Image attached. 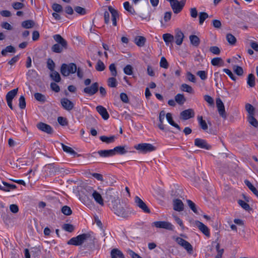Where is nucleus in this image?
I'll use <instances>...</instances> for the list:
<instances>
[{
	"label": "nucleus",
	"instance_id": "f257e3e1",
	"mask_svg": "<svg viewBox=\"0 0 258 258\" xmlns=\"http://www.w3.org/2000/svg\"><path fill=\"white\" fill-rule=\"evenodd\" d=\"M114 204V214L118 217L127 219L133 213V210L125 203L120 202V199L117 197Z\"/></svg>",
	"mask_w": 258,
	"mask_h": 258
},
{
	"label": "nucleus",
	"instance_id": "f03ea898",
	"mask_svg": "<svg viewBox=\"0 0 258 258\" xmlns=\"http://www.w3.org/2000/svg\"><path fill=\"white\" fill-rule=\"evenodd\" d=\"M53 39L57 43L52 45L51 50L55 53H60L63 49H67L68 47V43L59 34L54 35Z\"/></svg>",
	"mask_w": 258,
	"mask_h": 258
},
{
	"label": "nucleus",
	"instance_id": "7ed1b4c3",
	"mask_svg": "<svg viewBox=\"0 0 258 258\" xmlns=\"http://www.w3.org/2000/svg\"><path fill=\"white\" fill-rule=\"evenodd\" d=\"M91 234L90 233H84L78 235L75 237L72 238L68 241L67 243L69 245H73L76 246L81 245L88 239H91Z\"/></svg>",
	"mask_w": 258,
	"mask_h": 258
},
{
	"label": "nucleus",
	"instance_id": "20e7f679",
	"mask_svg": "<svg viewBox=\"0 0 258 258\" xmlns=\"http://www.w3.org/2000/svg\"><path fill=\"white\" fill-rule=\"evenodd\" d=\"M77 70V67L74 63H63L60 67V73L62 76L67 77L71 74H74Z\"/></svg>",
	"mask_w": 258,
	"mask_h": 258
},
{
	"label": "nucleus",
	"instance_id": "39448f33",
	"mask_svg": "<svg viewBox=\"0 0 258 258\" xmlns=\"http://www.w3.org/2000/svg\"><path fill=\"white\" fill-rule=\"evenodd\" d=\"M134 148L143 153L151 152L156 150V147L148 143H141L134 146Z\"/></svg>",
	"mask_w": 258,
	"mask_h": 258
},
{
	"label": "nucleus",
	"instance_id": "423d86ee",
	"mask_svg": "<svg viewBox=\"0 0 258 258\" xmlns=\"http://www.w3.org/2000/svg\"><path fill=\"white\" fill-rule=\"evenodd\" d=\"M186 0H181V1H172L170 4V6L175 14L180 13L185 4Z\"/></svg>",
	"mask_w": 258,
	"mask_h": 258
},
{
	"label": "nucleus",
	"instance_id": "0eeeda50",
	"mask_svg": "<svg viewBox=\"0 0 258 258\" xmlns=\"http://www.w3.org/2000/svg\"><path fill=\"white\" fill-rule=\"evenodd\" d=\"M135 203L136 205L144 213L148 214L151 213V211L146 204L139 197L136 196L135 197Z\"/></svg>",
	"mask_w": 258,
	"mask_h": 258
},
{
	"label": "nucleus",
	"instance_id": "6e6552de",
	"mask_svg": "<svg viewBox=\"0 0 258 258\" xmlns=\"http://www.w3.org/2000/svg\"><path fill=\"white\" fill-rule=\"evenodd\" d=\"M175 241L179 245L183 247L189 253L192 252V246L188 241L178 237L176 238Z\"/></svg>",
	"mask_w": 258,
	"mask_h": 258
},
{
	"label": "nucleus",
	"instance_id": "1a4fd4ad",
	"mask_svg": "<svg viewBox=\"0 0 258 258\" xmlns=\"http://www.w3.org/2000/svg\"><path fill=\"white\" fill-rule=\"evenodd\" d=\"M153 224L157 228H163L169 230H173V226L170 222L167 221H156Z\"/></svg>",
	"mask_w": 258,
	"mask_h": 258
},
{
	"label": "nucleus",
	"instance_id": "9d476101",
	"mask_svg": "<svg viewBox=\"0 0 258 258\" xmlns=\"http://www.w3.org/2000/svg\"><path fill=\"white\" fill-rule=\"evenodd\" d=\"M98 88L99 84L98 83L95 82L93 83L91 86L85 88L83 90V92L89 95L90 96H92L97 92L98 91Z\"/></svg>",
	"mask_w": 258,
	"mask_h": 258
},
{
	"label": "nucleus",
	"instance_id": "9b49d317",
	"mask_svg": "<svg viewBox=\"0 0 258 258\" xmlns=\"http://www.w3.org/2000/svg\"><path fill=\"white\" fill-rule=\"evenodd\" d=\"M104 19L105 24H107L109 22L110 14H111V19L113 20V7L111 6L104 7Z\"/></svg>",
	"mask_w": 258,
	"mask_h": 258
},
{
	"label": "nucleus",
	"instance_id": "f8f14e48",
	"mask_svg": "<svg viewBox=\"0 0 258 258\" xmlns=\"http://www.w3.org/2000/svg\"><path fill=\"white\" fill-rule=\"evenodd\" d=\"M216 105L220 115L225 119L226 118L227 115L225 112V107L223 102L220 98L217 99Z\"/></svg>",
	"mask_w": 258,
	"mask_h": 258
},
{
	"label": "nucleus",
	"instance_id": "ddd939ff",
	"mask_svg": "<svg viewBox=\"0 0 258 258\" xmlns=\"http://www.w3.org/2000/svg\"><path fill=\"white\" fill-rule=\"evenodd\" d=\"M195 145L200 148L209 150L211 148V146L208 144L207 142L202 139L197 138L195 140Z\"/></svg>",
	"mask_w": 258,
	"mask_h": 258
},
{
	"label": "nucleus",
	"instance_id": "4468645a",
	"mask_svg": "<svg viewBox=\"0 0 258 258\" xmlns=\"http://www.w3.org/2000/svg\"><path fill=\"white\" fill-rule=\"evenodd\" d=\"M180 118L183 120H187L190 118L194 117L195 112L193 109H188L184 110L180 113Z\"/></svg>",
	"mask_w": 258,
	"mask_h": 258
},
{
	"label": "nucleus",
	"instance_id": "2eb2a0df",
	"mask_svg": "<svg viewBox=\"0 0 258 258\" xmlns=\"http://www.w3.org/2000/svg\"><path fill=\"white\" fill-rule=\"evenodd\" d=\"M37 128L42 132H45L48 134L53 133L52 127L48 124L43 122H39L37 124Z\"/></svg>",
	"mask_w": 258,
	"mask_h": 258
},
{
	"label": "nucleus",
	"instance_id": "dca6fc26",
	"mask_svg": "<svg viewBox=\"0 0 258 258\" xmlns=\"http://www.w3.org/2000/svg\"><path fill=\"white\" fill-rule=\"evenodd\" d=\"M45 167L48 170L50 175L54 174L56 172H61L63 168H60L54 164H49L46 165Z\"/></svg>",
	"mask_w": 258,
	"mask_h": 258
},
{
	"label": "nucleus",
	"instance_id": "f3484780",
	"mask_svg": "<svg viewBox=\"0 0 258 258\" xmlns=\"http://www.w3.org/2000/svg\"><path fill=\"white\" fill-rule=\"evenodd\" d=\"M60 103L62 107L68 111H70L74 108L73 103L67 98H62Z\"/></svg>",
	"mask_w": 258,
	"mask_h": 258
},
{
	"label": "nucleus",
	"instance_id": "a211bd4d",
	"mask_svg": "<svg viewBox=\"0 0 258 258\" xmlns=\"http://www.w3.org/2000/svg\"><path fill=\"white\" fill-rule=\"evenodd\" d=\"M195 224L200 229V230L206 236L208 237L210 236V231L207 226L199 221H196Z\"/></svg>",
	"mask_w": 258,
	"mask_h": 258
},
{
	"label": "nucleus",
	"instance_id": "6ab92c4d",
	"mask_svg": "<svg viewBox=\"0 0 258 258\" xmlns=\"http://www.w3.org/2000/svg\"><path fill=\"white\" fill-rule=\"evenodd\" d=\"M173 209L175 211L180 212L183 210L184 205L179 199H175L173 201Z\"/></svg>",
	"mask_w": 258,
	"mask_h": 258
},
{
	"label": "nucleus",
	"instance_id": "aec40b11",
	"mask_svg": "<svg viewBox=\"0 0 258 258\" xmlns=\"http://www.w3.org/2000/svg\"><path fill=\"white\" fill-rule=\"evenodd\" d=\"M127 147L126 145L124 146H118L114 148V155L119 154L123 155L127 152Z\"/></svg>",
	"mask_w": 258,
	"mask_h": 258
},
{
	"label": "nucleus",
	"instance_id": "412c9836",
	"mask_svg": "<svg viewBox=\"0 0 258 258\" xmlns=\"http://www.w3.org/2000/svg\"><path fill=\"white\" fill-rule=\"evenodd\" d=\"M96 110L104 119L106 120L109 118V114L106 109L103 106L100 105L97 106Z\"/></svg>",
	"mask_w": 258,
	"mask_h": 258
},
{
	"label": "nucleus",
	"instance_id": "4be33fe9",
	"mask_svg": "<svg viewBox=\"0 0 258 258\" xmlns=\"http://www.w3.org/2000/svg\"><path fill=\"white\" fill-rule=\"evenodd\" d=\"M92 190L93 191L92 196L94 198L95 201L99 204H100L101 205H103V199H102L101 195L98 192H97L96 190H94L93 189H92Z\"/></svg>",
	"mask_w": 258,
	"mask_h": 258
},
{
	"label": "nucleus",
	"instance_id": "5701e85b",
	"mask_svg": "<svg viewBox=\"0 0 258 258\" xmlns=\"http://www.w3.org/2000/svg\"><path fill=\"white\" fill-rule=\"evenodd\" d=\"M134 42L138 46L143 47L145 44L146 39L144 36H138L135 37Z\"/></svg>",
	"mask_w": 258,
	"mask_h": 258
},
{
	"label": "nucleus",
	"instance_id": "b1692460",
	"mask_svg": "<svg viewBox=\"0 0 258 258\" xmlns=\"http://www.w3.org/2000/svg\"><path fill=\"white\" fill-rule=\"evenodd\" d=\"M183 38V33L180 30H177L175 36L176 44L178 45H181L182 43Z\"/></svg>",
	"mask_w": 258,
	"mask_h": 258
},
{
	"label": "nucleus",
	"instance_id": "393cba45",
	"mask_svg": "<svg viewBox=\"0 0 258 258\" xmlns=\"http://www.w3.org/2000/svg\"><path fill=\"white\" fill-rule=\"evenodd\" d=\"M166 119L170 124L176 128L178 131L181 130L180 126L173 120L172 114L171 113H167L166 114Z\"/></svg>",
	"mask_w": 258,
	"mask_h": 258
},
{
	"label": "nucleus",
	"instance_id": "a878e982",
	"mask_svg": "<svg viewBox=\"0 0 258 258\" xmlns=\"http://www.w3.org/2000/svg\"><path fill=\"white\" fill-rule=\"evenodd\" d=\"M61 147L64 152L68 153L71 155H73L75 156L77 155L78 156H80V155L78 154L76 152H75L72 148L64 145L63 144H61Z\"/></svg>",
	"mask_w": 258,
	"mask_h": 258
},
{
	"label": "nucleus",
	"instance_id": "bb28decb",
	"mask_svg": "<svg viewBox=\"0 0 258 258\" xmlns=\"http://www.w3.org/2000/svg\"><path fill=\"white\" fill-rule=\"evenodd\" d=\"M99 155L103 157H110L113 155V149L100 150L98 152Z\"/></svg>",
	"mask_w": 258,
	"mask_h": 258
},
{
	"label": "nucleus",
	"instance_id": "cd10ccee",
	"mask_svg": "<svg viewBox=\"0 0 258 258\" xmlns=\"http://www.w3.org/2000/svg\"><path fill=\"white\" fill-rule=\"evenodd\" d=\"M124 9L132 15H135L136 11L134 8L131 6L128 2H125L123 3Z\"/></svg>",
	"mask_w": 258,
	"mask_h": 258
},
{
	"label": "nucleus",
	"instance_id": "c85d7f7f",
	"mask_svg": "<svg viewBox=\"0 0 258 258\" xmlns=\"http://www.w3.org/2000/svg\"><path fill=\"white\" fill-rule=\"evenodd\" d=\"M18 91V89H14L9 91L6 95L7 100H13V98L16 96Z\"/></svg>",
	"mask_w": 258,
	"mask_h": 258
},
{
	"label": "nucleus",
	"instance_id": "c756f323",
	"mask_svg": "<svg viewBox=\"0 0 258 258\" xmlns=\"http://www.w3.org/2000/svg\"><path fill=\"white\" fill-rule=\"evenodd\" d=\"M245 184L248 187V188L258 198V190L256 188L251 184V183L248 180H245Z\"/></svg>",
	"mask_w": 258,
	"mask_h": 258
},
{
	"label": "nucleus",
	"instance_id": "7c9ffc66",
	"mask_svg": "<svg viewBox=\"0 0 258 258\" xmlns=\"http://www.w3.org/2000/svg\"><path fill=\"white\" fill-rule=\"evenodd\" d=\"M175 101L179 105H182L186 101V99L183 94H177L175 96Z\"/></svg>",
	"mask_w": 258,
	"mask_h": 258
},
{
	"label": "nucleus",
	"instance_id": "2f4dec72",
	"mask_svg": "<svg viewBox=\"0 0 258 258\" xmlns=\"http://www.w3.org/2000/svg\"><path fill=\"white\" fill-rule=\"evenodd\" d=\"M34 25V22L31 20H26L22 23V26L25 29L33 28Z\"/></svg>",
	"mask_w": 258,
	"mask_h": 258
},
{
	"label": "nucleus",
	"instance_id": "473e14b6",
	"mask_svg": "<svg viewBox=\"0 0 258 258\" xmlns=\"http://www.w3.org/2000/svg\"><path fill=\"white\" fill-rule=\"evenodd\" d=\"M189 40L191 43L195 46H198L200 44V40L199 38L195 35L189 36Z\"/></svg>",
	"mask_w": 258,
	"mask_h": 258
},
{
	"label": "nucleus",
	"instance_id": "72a5a7b5",
	"mask_svg": "<svg viewBox=\"0 0 258 258\" xmlns=\"http://www.w3.org/2000/svg\"><path fill=\"white\" fill-rule=\"evenodd\" d=\"M180 89L182 91L186 92L190 94H192L194 92L192 88L186 84H182L180 86Z\"/></svg>",
	"mask_w": 258,
	"mask_h": 258
},
{
	"label": "nucleus",
	"instance_id": "f704fd0d",
	"mask_svg": "<svg viewBox=\"0 0 258 258\" xmlns=\"http://www.w3.org/2000/svg\"><path fill=\"white\" fill-rule=\"evenodd\" d=\"M198 120L199 121L200 126L203 130L206 131L208 129V124L206 123V121L203 119V117L202 116H198Z\"/></svg>",
	"mask_w": 258,
	"mask_h": 258
},
{
	"label": "nucleus",
	"instance_id": "c9c22d12",
	"mask_svg": "<svg viewBox=\"0 0 258 258\" xmlns=\"http://www.w3.org/2000/svg\"><path fill=\"white\" fill-rule=\"evenodd\" d=\"M50 76L51 79L56 82H59L61 80V78L59 73L55 71H51Z\"/></svg>",
	"mask_w": 258,
	"mask_h": 258
},
{
	"label": "nucleus",
	"instance_id": "e433bc0d",
	"mask_svg": "<svg viewBox=\"0 0 258 258\" xmlns=\"http://www.w3.org/2000/svg\"><path fill=\"white\" fill-rule=\"evenodd\" d=\"M247 83L250 87H253L255 86V77L253 74H250L248 75Z\"/></svg>",
	"mask_w": 258,
	"mask_h": 258
},
{
	"label": "nucleus",
	"instance_id": "4c0bfd02",
	"mask_svg": "<svg viewBox=\"0 0 258 258\" xmlns=\"http://www.w3.org/2000/svg\"><path fill=\"white\" fill-rule=\"evenodd\" d=\"M34 96L36 100L41 103H44L46 100L45 96L41 93H35Z\"/></svg>",
	"mask_w": 258,
	"mask_h": 258
},
{
	"label": "nucleus",
	"instance_id": "58836bf2",
	"mask_svg": "<svg viewBox=\"0 0 258 258\" xmlns=\"http://www.w3.org/2000/svg\"><path fill=\"white\" fill-rule=\"evenodd\" d=\"M211 64L214 66H222L224 61L221 57H215L211 60Z\"/></svg>",
	"mask_w": 258,
	"mask_h": 258
},
{
	"label": "nucleus",
	"instance_id": "ea45409f",
	"mask_svg": "<svg viewBox=\"0 0 258 258\" xmlns=\"http://www.w3.org/2000/svg\"><path fill=\"white\" fill-rule=\"evenodd\" d=\"M186 202L188 206L193 211V212L195 213V214H198L199 212L198 211V208L196 204L190 200H187Z\"/></svg>",
	"mask_w": 258,
	"mask_h": 258
},
{
	"label": "nucleus",
	"instance_id": "a19ab883",
	"mask_svg": "<svg viewBox=\"0 0 258 258\" xmlns=\"http://www.w3.org/2000/svg\"><path fill=\"white\" fill-rule=\"evenodd\" d=\"M163 39L166 44H168L169 43L172 42L173 41L174 37L169 33H166L163 35Z\"/></svg>",
	"mask_w": 258,
	"mask_h": 258
},
{
	"label": "nucleus",
	"instance_id": "79ce46f5",
	"mask_svg": "<svg viewBox=\"0 0 258 258\" xmlns=\"http://www.w3.org/2000/svg\"><path fill=\"white\" fill-rule=\"evenodd\" d=\"M216 244L215 248L217 252V254L216 255V256L221 258L224 252V249L220 248V244L219 243H217L216 241L213 242L212 243V245H213V244Z\"/></svg>",
	"mask_w": 258,
	"mask_h": 258
},
{
	"label": "nucleus",
	"instance_id": "37998d69",
	"mask_svg": "<svg viewBox=\"0 0 258 258\" xmlns=\"http://www.w3.org/2000/svg\"><path fill=\"white\" fill-rule=\"evenodd\" d=\"M247 120L251 125L256 128L258 127V121L254 118V115L248 116Z\"/></svg>",
	"mask_w": 258,
	"mask_h": 258
},
{
	"label": "nucleus",
	"instance_id": "c03bdc74",
	"mask_svg": "<svg viewBox=\"0 0 258 258\" xmlns=\"http://www.w3.org/2000/svg\"><path fill=\"white\" fill-rule=\"evenodd\" d=\"M226 39L230 45H234L236 42V38L235 37L230 33L226 35Z\"/></svg>",
	"mask_w": 258,
	"mask_h": 258
},
{
	"label": "nucleus",
	"instance_id": "a18cd8bd",
	"mask_svg": "<svg viewBox=\"0 0 258 258\" xmlns=\"http://www.w3.org/2000/svg\"><path fill=\"white\" fill-rule=\"evenodd\" d=\"M245 109L248 113V116L254 115V107L251 104L247 103L245 105Z\"/></svg>",
	"mask_w": 258,
	"mask_h": 258
},
{
	"label": "nucleus",
	"instance_id": "49530a36",
	"mask_svg": "<svg viewBox=\"0 0 258 258\" xmlns=\"http://www.w3.org/2000/svg\"><path fill=\"white\" fill-rule=\"evenodd\" d=\"M15 48L13 46L10 45L7 46L5 49L2 51V54L5 56L8 52H15Z\"/></svg>",
	"mask_w": 258,
	"mask_h": 258
},
{
	"label": "nucleus",
	"instance_id": "de8ad7c7",
	"mask_svg": "<svg viewBox=\"0 0 258 258\" xmlns=\"http://www.w3.org/2000/svg\"><path fill=\"white\" fill-rule=\"evenodd\" d=\"M208 18V15L206 12H201L199 15V23L200 25L203 24L204 21Z\"/></svg>",
	"mask_w": 258,
	"mask_h": 258
},
{
	"label": "nucleus",
	"instance_id": "09e8293b",
	"mask_svg": "<svg viewBox=\"0 0 258 258\" xmlns=\"http://www.w3.org/2000/svg\"><path fill=\"white\" fill-rule=\"evenodd\" d=\"M100 139L101 141L107 144H110L113 142V136L108 137L107 136H102L100 137Z\"/></svg>",
	"mask_w": 258,
	"mask_h": 258
},
{
	"label": "nucleus",
	"instance_id": "8fccbe9b",
	"mask_svg": "<svg viewBox=\"0 0 258 258\" xmlns=\"http://www.w3.org/2000/svg\"><path fill=\"white\" fill-rule=\"evenodd\" d=\"M114 258H125V256L120 250L114 248Z\"/></svg>",
	"mask_w": 258,
	"mask_h": 258
},
{
	"label": "nucleus",
	"instance_id": "3c124183",
	"mask_svg": "<svg viewBox=\"0 0 258 258\" xmlns=\"http://www.w3.org/2000/svg\"><path fill=\"white\" fill-rule=\"evenodd\" d=\"M62 229L66 231L72 232L74 230V226L70 224H64L62 226Z\"/></svg>",
	"mask_w": 258,
	"mask_h": 258
},
{
	"label": "nucleus",
	"instance_id": "603ef678",
	"mask_svg": "<svg viewBox=\"0 0 258 258\" xmlns=\"http://www.w3.org/2000/svg\"><path fill=\"white\" fill-rule=\"evenodd\" d=\"M234 72L238 76H242L243 74V70L242 67L235 66L233 68Z\"/></svg>",
	"mask_w": 258,
	"mask_h": 258
},
{
	"label": "nucleus",
	"instance_id": "864d4df0",
	"mask_svg": "<svg viewBox=\"0 0 258 258\" xmlns=\"http://www.w3.org/2000/svg\"><path fill=\"white\" fill-rule=\"evenodd\" d=\"M61 212L63 214L67 216H69L71 215L72 213L71 208L67 206H64L62 207V208H61Z\"/></svg>",
	"mask_w": 258,
	"mask_h": 258
},
{
	"label": "nucleus",
	"instance_id": "5fc2aeb1",
	"mask_svg": "<svg viewBox=\"0 0 258 258\" xmlns=\"http://www.w3.org/2000/svg\"><path fill=\"white\" fill-rule=\"evenodd\" d=\"M12 7L16 10H18L23 9L24 7V4L22 3L15 2L12 5Z\"/></svg>",
	"mask_w": 258,
	"mask_h": 258
},
{
	"label": "nucleus",
	"instance_id": "6e6d98bb",
	"mask_svg": "<svg viewBox=\"0 0 258 258\" xmlns=\"http://www.w3.org/2000/svg\"><path fill=\"white\" fill-rule=\"evenodd\" d=\"M19 106L21 109H24L26 107L25 99L23 96H21L19 98Z\"/></svg>",
	"mask_w": 258,
	"mask_h": 258
},
{
	"label": "nucleus",
	"instance_id": "4d7b16f0",
	"mask_svg": "<svg viewBox=\"0 0 258 258\" xmlns=\"http://www.w3.org/2000/svg\"><path fill=\"white\" fill-rule=\"evenodd\" d=\"M238 204L244 210L247 211L250 210L249 205L244 201L240 200L238 201Z\"/></svg>",
	"mask_w": 258,
	"mask_h": 258
},
{
	"label": "nucleus",
	"instance_id": "13d9d810",
	"mask_svg": "<svg viewBox=\"0 0 258 258\" xmlns=\"http://www.w3.org/2000/svg\"><path fill=\"white\" fill-rule=\"evenodd\" d=\"M160 66L164 69H167L168 67V63L166 59L164 57H162L160 62Z\"/></svg>",
	"mask_w": 258,
	"mask_h": 258
},
{
	"label": "nucleus",
	"instance_id": "bf43d9fd",
	"mask_svg": "<svg viewBox=\"0 0 258 258\" xmlns=\"http://www.w3.org/2000/svg\"><path fill=\"white\" fill-rule=\"evenodd\" d=\"M223 72H225L228 76L233 80L235 81L236 80V77L233 75L232 72L228 69H224Z\"/></svg>",
	"mask_w": 258,
	"mask_h": 258
},
{
	"label": "nucleus",
	"instance_id": "052dcab7",
	"mask_svg": "<svg viewBox=\"0 0 258 258\" xmlns=\"http://www.w3.org/2000/svg\"><path fill=\"white\" fill-rule=\"evenodd\" d=\"M47 67L51 71H54L55 63L53 60L50 58L48 59L47 62Z\"/></svg>",
	"mask_w": 258,
	"mask_h": 258
},
{
	"label": "nucleus",
	"instance_id": "680f3d73",
	"mask_svg": "<svg viewBox=\"0 0 258 258\" xmlns=\"http://www.w3.org/2000/svg\"><path fill=\"white\" fill-rule=\"evenodd\" d=\"M96 69L98 71H102L105 69V66L103 62L98 60L96 66Z\"/></svg>",
	"mask_w": 258,
	"mask_h": 258
},
{
	"label": "nucleus",
	"instance_id": "e2e57ef3",
	"mask_svg": "<svg viewBox=\"0 0 258 258\" xmlns=\"http://www.w3.org/2000/svg\"><path fill=\"white\" fill-rule=\"evenodd\" d=\"M165 117L162 116H159V123L158 125V127L162 131L165 130V125L163 124V121Z\"/></svg>",
	"mask_w": 258,
	"mask_h": 258
},
{
	"label": "nucleus",
	"instance_id": "0e129e2a",
	"mask_svg": "<svg viewBox=\"0 0 258 258\" xmlns=\"http://www.w3.org/2000/svg\"><path fill=\"white\" fill-rule=\"evenodd\" d=\"M124 72L125 74L127 75H131L133 74V67L130 65H127L124 68Z\"/></svg>",
	"mask_w": 258,
	"mask_h": 258
},
{
	"label": "nucleus",
	"instance_id": "69168bd1",
	"mask_svg": "<svg viewBox=\"0 0 258 258\" xmlns=\"http://www.w3.org/2000/svg\"><path fill=\"white\" fill-rule=\"evenodd\" d=\"M210 51L211 52L214 54L218 55L220 53V49L217 46H211L210 48Z\"/></svg>",
	"mask_w": 258,
	"mask_h": 258
},
{
	"label": "nucleus",
	"instance_id": "338daca9",
	"mask_svg": "<svg viewBox=\"0 0 258 258\" xmlns=\"http://www.w3.org/2000/svg\"><path fill=\"white\" fill-rule=\"evenodd\" d=\"M52 9L53 11H54L56 12L59 13L62 11V6L58 4H54L52 5Z\"/></svg>",
	"mask_w": 258,
	"mask_h": 258
},
{
	"label": "nucleus",
	"instance_id": "774afa93",
	"mask_svg": "<svg viewBox=\"0 0 258 258\" xmlns=\"http://www.w3.org/2000/svg\"><path fill=\"white\" fill-rule=\"evenodd\" d=\"M197 75L200 77L202 80H205L207 78V74L204 71H199L197 73Z\"/></svg>",
	"mask_w": 258,
	"mask_h": 258
}]
</instances>
